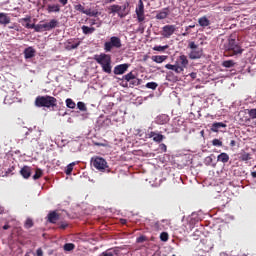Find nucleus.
<instances>
[{
	"mask_svg": "<svg viewBox=\"0 0 256 256\" xmlns=\"http://www.w3.org/2000/svg\"><path fill=\"white\" fill-rule=\"evenodd\" d=\"M189 67V59L186 55H180L175 64H166L165 68L169 69L170 71H174L175 73H183L185 69Z\"/></svg>",
	"mask_w": 256,
	"mask_h": 256,
	"instance_id": "f257e3e1",
	"label": "nucleus"
},
{
	"mask_svg": "<svg viewBox=\"0 0 256 256\" xmlns=\"http://www.w3.org/2000/svg\"><path fill=\"white\" fill-rule=\"evenodd\" d=\"M94 60L102 67V71L111 75L113 66L111 65V55L101 53L100 55H95Z\"/></svg>",
	"mask_w": 256,
	"mask_h": 256,
	"instance_id": "f03ea898",
	"label": "nucleus"
},
{
	"mask_svg": "<svg viewBox=\"0 0 256 256\" xmlns=\"http://www.w3.org/2000/svg\"><path fill=\"white\" fill-rule=\"evenodd\" d=\"M36 107H55L57 105V98L52 96H38L35 100Z\"/></svg>",
	"mask_w": 256,
	"mask_h": 256,
	"instance_id": "7ed1b4c3",
	"label": "nucleus"
},
{
	"mask_svg": "<svg viewBox=\"0 0 256 256\" xmlns=\"http://www.w3.org/2000/svg\"><path fill=\"white\" fill-rule=\"evenodd\" d=\"M225 50L228 53L229 57H233L234 55H241L243 53V49L235 39H229L228 43L225 45Z\"/></svg>",
	"mask_w": 256,
	"mask_h": 256,
	"instance_id": "20e7f679",
	"label": "nucleus"
},
{
	"mask_svg": "<svg viewBox=\"0 0 256 256\" xmlns=\"http://www.w3.org/2000/svg\"><path fill=\"white\" fill-rule=\"evenodd\" d=\"M121 38L117 36H112L109 41L104 43V51L110 53L113 49H121Z\"/></svg>",
	"mask_w": 256,
	"mask_h": 256,
	"instance_id": "39448f33",
	"label": "nucleus"
},
{
	"mask_svg": "<svg viewBox=\"0 0 256 256\" xmlns=\"http://www.w3.org/2000/svg\"><path fill=\"white\" fill-rule=\"evenodd\" d=\"M127 7H129V4H123L121 6L112 5L110 6V11L111 13H117L120 17H126V15L129 13Z\"/></svg>",
	"mask_w": 256,
	"mask_h": 256,
	"instance_id": "423d86ee",
	"label": "nucleus"
},
{
	"mask_svg": "<svg viewBox=\"0 0 256 256\" xmlns=\"http://www.w3.org/2000/svg\"><path fill=\"white\" fill-rule=\"evenodd\" d=\"M91 163L93 167H95V169H97L98 171H105V169L109 167L107 166V161L101 157L92 158Z\"/></svg>",
	"mask_w": 256,
	"mask_h": 256,
	"instance_id": "0eeeda50",
	"label": "nucleus"
},
{
	"mask_svg": "<svg viewBox=\"0 0 256 256\" xmlns=\"http://www.w3.org/2000/svg\"><path fill=\"white\" fill-rule=\"evenodd\" d=\"M135 13L139 23H143V21H145V5L143 4V0L138 1Z\"/></svg>",
	"mask_w": 256,
	"mask_h": 256,
	"instance_id": "6e6552de",
	"label": "nucleus"
},
{
	"mask_svg": "<svg viewBox=\"0 0 256 256\" xmlns=\"http://www.w3.org/2000/svg\"><path fill=\"white\" fill-rule=\"evenodd\" d=\"M80 45H81V40H79V38L68 39L64 43V47L67 51H73V49H77V47H79Z\"/></svg>",
	"mask_w": 256,
	"mask_h": 256,
	"instance_id": "1a4fd4ad",
	"label": "nucleus"
},
{
	"mask_svg": "<svg viewBox=\"0 0 256 256\" xmlns=\"http://www.w3.org/2000/svg\"><path fill=\"white\" fill-rule=\"evenodd\" d=\"M175 31H177V26L168 24L162 28L161 35H163L165 39H169Z\"/></svg>",
	"mask_w": 256,
	"mask_h": 256,
	"instance_id": "9d476101",
	"label": "nucleus"
},
{
	"mask_svg": "<svg viewBox=\"0 0 256 256\" xmlns=\"http://www.w3.org/2000/svg\"><path fill=\"white\" fill-rule=\"evenodd\" d=\"M146 139H153V141L155 143H161V141H163V139H165V136H163L160 133L148 130L146 133Z\"/></svg>",
	"mask_w": 256,
	"mask_h": 256,
	"instance_id": "9b49d317",
	"label": "nucleus"
},
{
	"mask_svg": "<svg viewBox=\"0 0 256 256\" xmlns=\"http://www.w3.org/2000/svg\"><path fill=\"white\" fill-rule=\"evenodd\" d=\"M189 59H201L203 57V48H196L194 50H190L188 54Z\"/></svg>",
	"mask_w": 256,
	"mask_h": 256,
	"instance_id": "f8f14e48",
	"label": "nucleus"
},
{
	"mask_svg": "<svg viewBox=\"0 0 256 256\" xmlns=\"http://www.w3.org/2000/svg\"><path fill=\"white\" fill-rule=\"evenodd\" d=\"M221 129H227V124L223 122H214L211 126V131L213 133H219V131L223 133L224 131Z\"/></svg>",
	"mask_w": 256,
	"mask_h": 256,
	"instance_id": "ddd939ff",
	"label": "nucleus"
},
{
	"mask_svg": "<svg viewBox=\"0 0 256 256\" xmlns=\"http://www.w3.org/2000/svg\"><path fill=\"white\" fill-rule=\"evenodd\" d=\"M127 69H129V64H120L114 67V75H123Z\"/></svg>",
	"mask_w": 256,
	"mask_h": 256,
	"instance_id": "4468645a",
	"label": "nucleus"
},
{
	"mask_svg": "<svg viewBox=\"0 0 256 256\" xmlns=\"http://www.w3.org/2000/svg\"><path fill=\"white\" fill-rule=\"evenodd\" d=\"M168 16H169V8H164L157 12L156 19H159V20L167 19Z\"/></svg>",
	"mask_w": 256,
	"mask_h": 256,
	"instance_id": "2eb2a0df",
	"label": "nucleus"
},
{
	"mask_svg": "<svg viewBox=\"0 0 256 256\" xmlns=\"http://www.w3.org/2000/svg\"><path fill=\"white\" fill-rule=\"evenodd\" d=\"M48 13H59L61 11V5L59 4H48L47 5Z\"/></svg>",
	"mask_w": 256,
	"mask_h": 256,
	"instance_id": "dca6fc26",
	"label": "nucleus"
},
{
	"mask_svg": "<svg viewBox=\"0 0 256 256\" xmlns=\"http://www.w3.org/2000/svg\"><path fill=\"white\" fill-rule=\"evenodd\" d=\"M155 121L157 125H165V123H169V116L162 114L160 116H157Z\"/></svg>",
	"mask_w": 256,
	"mask_h": 256,
	"instance_id": "f3484780",
	"label": "nucleus"
},
{
	"mask_svg": "<svg viewBox=\"0 0 256 256\" xmlns=\"http://www.w3.org/2000/svg\"><path fill=\"white\" fill-rule=\"evenodd\" d=\"M34 55H35V49L33 47H28L24 50L25 59H33Z\"/></svg>",
	"mask_w": 256,
	"mask_h": 256,
	"instance_id": "a211bd4d",
	"label": "nucleus"
},
{
	"mask_svg": "<svg viewBox=\"0 0 256 256\" xmlns=\"http://www.w3.org/2000/svg\"><path fill=\"white\" fill-rule=\"evenodd\" d=\"M20 173L24 179H29L31 177V167L29 166H24L21 170Z\"/></svg>",
	"mask_w": 256,
	"mask_h": 256,
	"instance_id": "6ab92c4d",
	"label": "nucleus"
},
{
	"mask_svg": "<svg viewBox=\"0 0 256 256\" xmlns=\"http://www.w3.org/2000/svg\"><path fill=\"white\" fill-rule=\"evenodd\" d=\"M11 18L5 13H0V25H9Z\"/></svg>",
	"mask_w": 256,
	"mask_h": 256,
	"instance_id": "aec40b11",
	"label": "nucleus"
},
{
	"mask_svg": "<svg viewBox=\"0 0 256 256\" xmlns=\"http://www.w3.org/2000/svg\"><path fill=\"white\" fill-rule=\"evenodd\" d=\"M217 161L220 163H229V154L222 152L220 155H218Z\"/></svg>",
	"mask_w": 256,
	"mask_h": 256,
	"instance_id": "412c9836",
	"label": "nucleus"
},
{
	"mask_svg": "<svg viewBox=\"0 0 256 256\" xmlns=\"http://www.w3.org/2000/svg\"><path fill=\"white\" fill-rule=\"evenodd\" d=\"M198 23L200 27H209V25H211V22L207 19L206 16L199 18Z\"/></svg>",
	"mask_w": 256,
	"mask_h": 256,
	"instance_id": "4be33fe9",
	"label": "nucleus"
},
{
	"mask_svg": "<svg viewBox=\"0 0 256 256\" xmlns=\"http://www.w3.org/2000/svg\"><path fill=\"white\" fill-rule=\"evenodd\" d=\"M35 31H36V33H41L43 31H49L47 23L37 24L36 27H35Z\"/></svg>",
	"mask_w": 256,
	"mask_h": 256,
	"instance_id": "5701e85b",
	"label": "nucleus"
},
{
	"mask_svg": "<svg viewBox=\"0 0 256 256\" xmlns=\"http://www.w3.org/2000/svg\"><path fill=\"white\" fill-rule=\"evenodd\" d=\"M152 61H154V63H163L164 61H167V56L165 55L152 56Z\"/></svg>",
	"mask_w": 256,
	"mask_h": 256,
	"instance_id": "b1692460",
	"label": "nucleus"
},
{
	"mask_svg": "<svg viewBox=\"0 0 256 256\" xmlns=\"http://www.w3.org/2000/svg\"><path fill=\"white\" fill-rule=\"evenodd\" d=\"M46 25L48 27V31H51V29H55V27L59 25V21H57L56 19H52L50 20V22L46 23Z\"/></svg>",
	"mask_w": 256,
	"mask_h": 256,
	"instance_id": "393cba45",
	"label": "nucleus"
},
{
	"mask_svg": "<svg viewBox=\"0 0 256 256\" xmlns=\"http://www.w3.org/2000/svg\"><path fill=\"white\" fill-rule=\"evenodd\" d=\"M84 15H88L89 17H97L99 15V11L86 9V11H84Z\"/></svg>",
	"mask_w": 256,
	"mask_h": 256,
	"instance_id": "a878e982",
	"label": "nucleus"
},
{
	"mask_svg": "<svg viewBox=\"0 0 256 256\" xmlns=\"http://www.w3.org/2000/svg\"><path fill=\"white\" fill-rule=\"evenodd\" d=\"M82 31L84 35H91V33H95V28L89 26H82Z\"/></svg>",
	"mask_w": 256,
	"mask_h": 256,
	"instance_id": "bb28decb",
	"label": "nucleus"
},
{
	"mask_svg": "<svg viewBox=\"0 0 256 256\" xmlns=\"http://www.w3.org/2000/svg\"><path fill=\"white\" fill-rule=\"evenodd\" d=\"M57 219H59V216H57V213L52 212L48 215V221H50V223H56Z\"/></svg>",
	"mask_w": 256,
	"mask_h": 256,
	"instance_id": "cd10ccee",
	"label": "nucleus"
},
{
	"mask_svg": "<svg viewBox=\"0 0 256 256\" xmlns=\"http://www.w3.org/2000/svg\"><path fill=\"white\" fill-rule=\"evenodd\" d=\"M235 62L233 60H226L222 63V67H226L227 69H230V67H234Z\"/></svg>",
	"mask_w": 256,
	"mask_h": 256,
	"instance_id": "c85d7f7f",
	"label": "nucleus"
},
{
	"mask_svg": "<svg viewBox=\"0 0 256 256\" xmlns=\"http://www.w3.org/2000/svg\"><path fill=\"white\" fill-rule=\"evenodd\" d=\"M66 106L68 107V109H75L76 104L73 99L68 98L66 99Z\"/></svg>",
	"mask_w": 256,
	"mask_h": 256,
	"instance_id": "c756f323",
	"label": "nucleus"
},
{
	"mask_svg": "<svg viewBox=\"0 0 256 256\" xmlns=\"http://www.w3.org/2000/svg\"><path fill=\"white\" fill-rule=\"evenodd\" d=\"M123 79H124V81H127V82L133 81V79H135V74H133V72H130V73L124 75Z\"/></svg>",
	"mask_w": 256,
	"mask_h": 256,
	"instance_id": "7c9ffc66",
	"label": "nucleus"
},
{
	"mask_svg": "<svg viewBox=\"0 0 256 256\" xmlns=\"http://www.w3.org/2000/svg\"><path fill=\"white\" fill-rule=\"evenodd\" d=\"M43 176V170L37 168L35 174L33 175V179L37 181V179H40V177Z\"/></svg>",
	"mask_w": 256,
	"mask_h": 256,
	"instance_id": "2f4dec72",
	"label": "nucleus"
},
{
	"mask_svg": "<svg viewBox=\"0 0 256 256\" xmlns=\"http://www.w3.org/2000/svg\"><path fill=\"white\" fill-rule=\"evenodd\" d=\"M165 49H169V45H165V46H154V47H153V51H159L160 53H163V51H165Z\"/></svg>",
	"mask_w": 256,
	"mask_h": 256,
	"instance_id": "473e14b6",
	"label": "nucleus"
},
{
	"mask_svg": "<svg viewBox=\"0 0 256 256\" xmlns=\"http://www.w3.org/2000/svg\"><path fill=\"white\" fill-rule=\"evenodd\" d=\"M73 167H75V162L70 163L67 167H66V175H71V173L73 172Z\"/></svg>",
	"mask_w": 256,
	"mask_h": 256,
	"instance_id": "72a5a7b5",
	"label": "nucleus"
},
{
	"mask_svg": "<svg viewBox=\"0 0 256 256\" xmlns=\"http://www.w3.org/2000/svg\"><path fill=\"white\" fill-rule=\"evenodd\" d=\"M75 249V244L73 243H68L64 245V251H73Z\"/></svg>",
	"mask_w": 256,
	"mask_h": 256,
	"instance_id": "f704fd0d",
	"label": "nucleus"
},
{
	"mask_svg": "<svg viewBox=\"0 0 256 256\" xmlns=\"http://www.w3.org/2000/svg\"><path fill=\"white\" fill-rule=\"evenodd\" d=\"M76 11H80V13H85V11H87V9H85V7L81 4H77L74 6Z\"/></svg>",
	"mask_w": 256,
	"mask_h": 256,
	"instance_id": "c9c22d12",
	"label": "nucleus"
},
{
	"mask_svg": "<svg viewBox=\"0 0 256 256\" xmlns=\"http://www.w3.org/2000/svg\"><path fill=\"white\" fill-rule=\"evenodd\" d=\"M241 160L242 161H249L251 160V154L247 153V152H244L242 155H241Z\"/></svg>",
	"mask_w": 256,
	"mask_h": 256,
	"instance_id": "e433bc0d",
	"label": "nucleus"
},
{
	"mask_svg": "<svg viewBox=\"0 0 256 256\" xmlns=\"http://www.w3.org/2000/svg\"><path fill=\"white\" fill-rule=\"evenodd\" d=\"M248 115L252 119H256V108H252L248 110Z\"/></svg>",
	"mask_w": 256,
	"mask_h": 256,
	"instance_id": "4c0bfd02",
	"label": "nucleus"
},
{
	"mask_svg": "<svg viewBox=\"0 0 256 256\" xmlns=\"http://www.w3.org/2000/svg\"><path fill=\"white\" fill-rule=\"evenodd\" d=\"M146 87H147V89H153V90H155V89H157L158 85H157V83H155V82H148V83L146 84Z\"/></svg>",
	"mask_w": 256,
	"mask_h": 256,
	"instance_id": "58836bf2",
	"label": "nucleus"
},
{
	"mask_svg": "<svg viewBox=\"0 0 256 256\" xmlns=\"http://www.w3.org/2000/svg\"><path fill=\"white\" fill-rule=\"evenodd\" d=\"M212 145H214V147H223V142L219 139H214Z\"/></svg>",
	"mask_w": 256,
	"mask_h": 256,
	"instance_id": "ea45409f",
	"label": "nucleus"
},
{
	"mask_svg": "<svg viewBox=\"0 0 256 256\" xmlns=\"http://www.w3.org/2000/svg\"><path fill=\"white\" fill-rule=\"evenodd\" d=\"M77 108H78L80 111H87V106H85V103H83V102H78V103H77Z\"/></svg>",
	"mask_w": 256,
	"mask_h": 256,
	"instance_id": "a19ab883",
	"label": "nucleus"
},
{
	"mask_svg": "<svg viewBox=\"0 0 256 256\" xmlns=\"http://www.w3.org/2000/svg\"><path fill=\"white\" fill-rule=\"evenodd\" d=\"M161 241H168L169 240V234L167 232H162L160 234Z\"/></svg>",
	"mask_w": 256,
	"mask_h": 256,
	"instance_id": "79ce46f5",
	"label": "nucleus"
},
{
	"mask_svg": "<svg viewBox=\"0 0 256 256\" xmlns=\"http://www.w3.org/2000/svg\"><path fill=\"white\" fill-rule=\"evenodd\" d=\"M188 47H189V49H191V51H193L195 49H199V46L197 44H195V42H189Z\"/></svg>",
	"mask_w": 256,
	"mask_h": 256,
	"instance_id": "37998d69",
	"label": "nucleus"
},
{
	"mask_svg": "<svg viewBox=\"0 0 256 256\" xmlns=\"http://www.w3.org/2000/svg\"><path fill=\"white\" fill-rule=\"evenodd\" d=\"M195 28V25H189L186 27V32L182 33L183 37H187V35H189V29H193Z\"/></svg>",
	"mask_w": 256,
	"mask_h": 256,
	"instance_id": "c03bdc74",
	"label": "nucleus"
},
{
	"mask_svg": "<svg viewBox=\"0 0 256 256\" xmlns=\"http://www.w3.org/2000/svg\"><path fill=\"white\" fill-rule=\"evenodd\" d=\"M25 227L27 229H31V227H33V220L27 219L26 222H25Z\"/></svg>",
	"mask_w": 256,
	"mask_h": 256,
	"instance_id": "a18cd8bd",
	"label": "nucleus"
},
{
	"mask_svg": "<svg viewBox=\"0 0 256 256\" xmlns=\"http://www.w3.org/2000/svg\"><path fill=\"white\" fill-rule=\"evenodd\" d=\"M24 27H26V29H34L35 30L36 25L35 24H31L30 22H26Z\"/></svg>",
	"mask_w": 256,
	"mask_h": 256,
	"instance_id": "49530a36",
	"label": "nucleus"
},
{
	"mask_svg": "<svg viewBox=\"0 0 256 256\" xmlns=\"http://www.w3.org/2000/svg\"><path fill=\"white\" fill-rule=\"evenodd\" d=\"M21 21H24V23H31V18L30 16L22 18Z\"/></svg>",
	"mask_w": 256,
	"mask_h": 256,
	"instance_id": "de8ad7c7",
	"label": "nucleus"
},
{
	"mask_svg": "<svg viewBox=\"0 0 256 256\" xmlns=\"http://www.w3.org/2000/svg\"><path fill=\"white\" fill-rule=\"evenodd\" d=\"M36 255L37 256H43V249L38 248L37 251H36Z\"/></svg>",
	"mask_w": 256,
	"mask_h": 256,
	"instance_id": "09e8293b",
	"label": "nucleus"
},
{
	"mask_svg": "<svg viewBox=\"0 0 256 256\" xmlns=\"http://www.w3.org/2000/svg\"><path fill=\"white\" fill-rule=\"evenodd\" d=\"M8 29H15V31H19V27L16 24H13L12 26H8Z\"/></svg>",
	"mask_w": 256,
	"mask_h": 256,
	"instance_id": "8fccbe9b",
	"label": "nucleus"
},
{
	"mask_svg": "<svg viewBox=\"0 0 256 256\" xmlns=\"http://www.w3.org/2000/svg\"><path fill=\"white\" fill-rule=\"evenodd\" d=\"M160 149H161L162 151H164V153L167 152V145H165V144H160Z\"/></svg>",
	"mask_w": 256,
	"mask_h": 256,
	"instance_id": "3c124183",
	"label": "nucleus"
},
{
	"mask_svg": "<svg viewBox=\"0 0 256 256\" xmlns=\"http://www.w3.org/2000/svg\"><path fill=\"white\" fill-rule=\"evenodd\" d=\"M59 3L61 5H63V7H65V5H67V3H69V0H59Z\"/></svg>",
	"mask_w": 256,
	"mask_h": 256,
	"instance_id": "603ef678",
	"label": "nucleus"
},
{
	"mask_svg": "<svg viewBox=\"0 0 256 256\" xmlns=\"http://www.w3.org/2000/svg\"><path fill=\"white\" fill-rule=\"evenodd\" d=\"M143 241H145V237L140 236L137 238V243H143Z\"/></svg>",
	"mask_w": 256,
	"mask_h": 256,
	"instance_id": "864d4df0",
	"label": "nucleus"
},
{
	"mask_svg": "<svg viewBox=\"0 0 256 256\" xmlns=\"http://www.w3.org/2000/svg\"><path fill=\"white\" fill-rule=\"evenodd\" d=\"M102 256H113V254L109 251L103 252Z\"/></svg>",
	"mask_w": 256,
	"mask_h": 256,
	"instance_id": "5fc2aeb1",
	"label": "nucleus"
},
{
	"mask_svg": "<svg viewBox=\"0 0 256 256\" xmlns=\"http://www.w3.org/2000/svg\"><path fill=\"white\" fill-rule=\"evenodd\" d=\"M190 77H191L192 79H197V73L192 72V73L190 74Z\"/></svg>",
	"mask_w": 256,
	"mask_h": 256,
	"instance_id": "6e6d98bb",
	"label": "nucleus"
},
{
	"mask_svg": "<svg viewBox=\"0 0 256 256\" xmlns=\"http://www.w3.org/2000/svg\"><path fill=\"white\" fill-rule=\"evenodd\" d=\"M230 145H231V147H235V140H232V141L230 142Z\"/></svg>",
	"mask_w": 256,
	"mask_h": 256,
	"instance_id": "4d7b16f0",
	"label": "nucleus"
},
{
	"mask_svg": "<svg viewBox=\"0 0 256 256\" xmlns=\"http://www.w3.org/2000/svg\"><path fill=\"white\" fill-rule=\"evenodd\" d=\"M3 229H4L5 231H7V229H9V225H7V224L4 225V226H3Z\"/></svg>",
	"mask_w": 256,
	"mask_h": 256,
	"instance_id": "13d9d810",
	"label": "nucleus"
},
{
	"mask_svg": "<svg viewBox=\"0 0 256 256\" xmlns=\"http://www.w3.org/2000/svg\"><path fill=\"white\" fill-rule=\"evenodd\" d=\"M251 175L254 179H256V172H252Z\"/></svg>",
	"mask_w": 256,
	"mask_h": 256,
	"instance_id": "bf43d9fd",
	"label": "nucleus"
},
{
	"mask_svg": "<svg viewBox=\"0 0 256 256\" xmlns=\"http://www.w3.org/2000/svg\"><path fill=\"white\" fill-rule=\"evenodd\" d=\"M207 160H208V161H212L211 157H208Z\"/></svg>",
	"mask_w": 256,
	"mask_h": 256,
	"instance_id": "052dcab7",
	"label": "nucleus"
},
{
	"mask_svg": "<svg viewBox=\"0 0 256 256\" xmlns=\"http://www.w3.org/2000/svg\"><path fill=\"white\" fill-rule=\"evenodd\" d=\"M65 115H67V112H64L63 117H65Z\"/></svg>",
	"mask_w": 256,
	"mask_h": 256,
	"instance_id": "680f3d73",
	"label": "nucleus"
},
{
	"mask_svg": "<svg viewBox=\"0 0 256 256\" xmlns=\"http://www.w3.org/2000/svg\"><path fill=\"white\" fill-rule=\"evenodd\" d=\"M122 223H125V220H123Z\"/></svg>",
	"mask_w": 256,
	"mask_h": 256,
	"instance_id": "e2e57ef3",
	"label": "nucleus"
},
{
	"mask_svg": "<svg viewBox=\"0 0 256 256\" xmlns=\"http://www.w3.org/2000/svg\"><path fill=\"white\" fill-rule=\"evenodd\" d=\"M97 145H102L103 146V144H97Z\"/></svg>",
	"mask_w": 256,
	"mask_h": 256,
	"instance_id": "0e129e2a",
	"label": "nucleus"
}]
</instances>
